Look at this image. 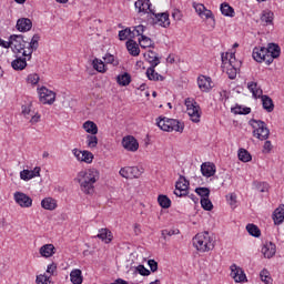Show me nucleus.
<instances>
[{
    "label": "nucleus",
    "mask_w": 284,
    "mask_h": 284,
    "mask_svg": "<svg viewBox=\"0 0 284 284\" xmlns=\"http://www.w3.org/2000/svg\"><path fill=\"white\" fill-rule=\"evenodd\" d=\"M40 40L41 37L39 34H33L30 42L24 41L23 34H12L9 37V41L0 39V47L4 49L11 48L14 54L32 59V53L39 50Z\"/></svg>",
    "instance_id": "f257e3e1"
},
{
    "label": "nucleus",
    "mask_w": 284,
    "mask_h": 284,
    "mask_svg": "<svg viewBox=\"0 0 284 284\" xmlns=\"http://www.w3.org/2000/svg\"><path fill=\"white\" fill-rule=\"evenodd\" d=\"M101 174L97 169H87L80 171L77 175V181L80 185L81 192L83 194L92 195L94 194V184L99 181Z\"/></svg>",
    "instance_id": "f03ea898"
},
{
    "label": "nucleus",
    "mask_w": 284,
    "mask_h": 284,
    "mask_svg": "<svg viewBox=\"0 0 284 284\" xmlns=\"http://www.w3.org/2000/svg\"><path fill=\"white\" fill-rule=\"evenodd\" d=\"M156 125L160 130H163V132H180L181 134L183 133V130H185V124H183V122L165 116L158 118Z\"/></svg>",
    "instance_id": "7ed1b4c3"
},
{
    "label": "nucleus",
    "mask_w": 284,
    "mask_h": 284,
    "mask_svg": "<svg viewBox=\"0 0 284 284\" xmlns=\"http://www.w3.org/2000/svg\"><path fill=\"white\" fill-rule=\"evenodd\" d=\"M193 247L196 248L197 252H210V250L214 247V243H212V236H210V233H197L193 237Z\"/></svg>",
    "instance_id": "20e7f679"
},
{
    "label": "nucleus",
    "mask_w": 284,
    "mask_h": 284,
    "mask_svg": "<svg viewBox=\"0 0 284 284\" xmlns=\"http://www.w3.org/2000/svg\"><path fill=\"white\" fill-rule=\"evenodd\" d=\"M250 125L253 128V136L260 141H267L270 139V129L267 124L261 120H251Z\"/></svg>",
    "instance_id": "39448f33"
},
{
    "label": "nucleus",
    "mask_w": 284,
    "mask_h": 284,
    "mask_svg": "<svg viewBox=\"0 0 284 284\" xmlns=\"http://www.w3.org/2000/svg\"><path fill=\"white\" fill-rule=\"evenodd\" d=\"M184 105H186V113L189 114L191 121L193 123H201L202 112L199 103L194 99L187 98L184 101Z\"/></svg>",
    "instance_id": "423d86ee"
},
{
    "label": "nucleus",
    "mask_w": 284,
    "mask_h": 284,
    "mask_svg": "<svg viewBox=\"0 0 284 284\" xmlns=\"http://www.w3.org/2000/svg\"><path fill=\"white\" fill-rule=\"evenodd\" d=\"M192 7L201 19H209L211 29L214 30V27L216 26V20L214 19V13H212V10L205 8V4L197 2H193Z\"/></svg>",
    "instance_id": "0eeeda50"
},
{
    "label": "nucleus",
    "mask_w": 284,
    "mask_h": 284,
    "mask_svg": "<svg viewBox=\"0 0 284 284\" xmlns=\"http://www.w3.org/2000/svg\"><path fill=\"white\" fill-rule=\"evenodd\" d=\"M253 59L257 63H266V65L272 64V57L267 55V48L265 47H255L253 49Z\"/></svg>",
    "instance_id": "6e6552de"
},
{
    "label": "nucleus",
    "mask_w": 284,
    "mask_h": 284,
    "mask_svg": "<svg viewBox=\"0 0 284 284\" xmlns=\"http://www.w3.org/2000/svg\"><path fill=\"white\" fill-rule=\"evenodd\" d=\"M119 174L122 179H139L143 174V169H139V166H124L120 169Z\"/></svg>",
    "instance_id": "1a4fd4ad"
},
{
    "label": "nucleus",
    "mask_w": 284,
    "mask_h": 284,
    "mask_svg": "<svg viewBox=\"0 0 284 284\" xmlns=\"http://www.w3.org/2000/svg\"><path fill=\"white\" fill-rule=\"evenodd\" d=\"M39 98L41 103L52 105L57 99V93L54 91H51L50 89L42 87L38 89Z\"/></svg>",
    "instance_id": "9d476101"
},
{
    "label": "nucleus",
    "mask_w": 284,
    "mask_h": 284,
    "mask_svg": "<svg viewBox=\"0 0 284 284\" xmlns=\"http://www.w3.org/2000/svg\"><path fill=\"white\" fill-rule=\"evenodd\" d=\"M222 65H229V68H241V61L236 60V51L222 53Z\"/></svg>",
    "instance_id": "9b49d317"
},
{
    "label": "nucleus",
    "mask_w": 284,
    "mask_h": 284,
    "mask_svg": "<svg viewBox=\"0 0 284 284\" xmlns=\"http://www.w3.org/2000/svg\"><path fill=\"white\" fill-rule=\"evenodd\" d=\"M187 190H190V182L185 176H180L175 183V196H187Z\"/></svg>",
    "instance_id": "f8f14e48"
},
{
    "label": "nucleus",
    "mask_w": 284,
    "mask_h": 284,
    "mask_svg": "<svg viewBox=\"0 0 284 284\" xmlns=\"http://www.w3.org/2000/svg\"><path fill=\"white\" fill-rule=\"evenodd\" d=\"M73 156L77 159V161H80L81 163H92L94 161V154L90 151H81L79 149L72 150Z\"/></svg>",
    "instance_id": "ddd939ff"
},
{
    "label": "nucleus",
    "mask_w": 284,
    "mask_h": 284,
    "mask_svg": "<svg viewBox=\"0 0 284 284\" xmlns=\"http://www.w3.org/2000/svg\"><path fill=\"white\" fill-rule=\"evenodd\" d=\"M122 148L126 152H136L139 150V141L132 135H126L122 139Z\"/></svg>",
    "instance_id": "4468645a"
},
{
    "label": "nucleus",
    "mask_w": 284,
    "mask_h": 284,
    "mask_svg": "<svg viewBox=\"0 0 284 284\" xmlns=\"http://www.w3.org/2000/svg\"><path fill=\"white\" fill-rule=\"evenodd\" d=\"M13 199L20 207H32V197L23 192H16Z\"/></svg>",
    "instance_id": "2eb2a0df"
},
{
    "label": "nucleus",
    "mask_w": 284,
    "mask_h": 284,
    "mask_svg": "<svg viewBox=\"0 0 284 284\" xmlns=\"http://www.w3.org/2000/svg\"><path fill=\"white\" fill-rule=\"evenodd\" d=\"M37 176H41L40 166H36L33 170H22L20 172V179L22 181H32V179H37Z\"/></svg>",
    "instance_id": "dca6fc26"
},
{
    "label": "nucleus",
    "mask_w": 284,
    "mask_h": 284,
    "mask_svg": "<svg viewBox=\"0 0 284 284\" xmlns=\"http://www.w3.org/2000/svg\"><path fill=\"white\" fill-rule=\"evenodd\" d=\"M231 276L235 281V283H245L247 280V276L245 275V272H243V268L232 265L231 266Z\"/></svg>",
    "instance_id": "f3484780"
},
{
    "label": "nucleus",
    "mask_w": 284,
    "mask_h": 284,
    "mask_svg": "<svg viewBox=\"0 0 284 284\" xmlns=\"http://www.w3.org/2000/svg\"><path fill=\"white\" fill-rule=\"evenodd\" d=\"M197 85L201 92H210L212 90V78L200 75L197 78Z\"/></svg>",
    "instance_id": "a211bd4d"
},
{
    "label": "nucleus",
    "mask_w": 284,
    "mask_h": 284,
    "mask_svg": "<svg viewBox=\"0 0 284 284\" xmlns=\"http://www.w3.org/2000/svg\"><path fill=\"white\" fill-rule=\"evenodd\" d=\"M16 28L19 32H30V30H32V20L20 18L17 21Z\"/></svg>",
    "instance_id": "6ab92c4d"
},
{
    "label": "nucleus",
    "mask_w": 284,
    "mask_h": 284,
    "mask_svg": "<svg viewBox=\"0 0 284 284\" xmlns=\"http://www.w3.org/2000/svg\"><path fill=\"white\" fill-rule=\"evenodd\" d=\"M264 258H272L276 254V245L272 242H265L261 250Z\"/></svg>",
    "instance_id": "aec40b11"
},
{
    "label": "nucleus",
    "mask_w": 284,
    "mask_h": 284,
    "mask_svg": "<svg viewBox=\"0 0 284 284\" xmlns=\"http://www.w3.org/2000/svg\"><path fill=\"white\" fill-rule=\"evenodd\" d=\"M201 172L206 179H210V176L216 174V165L212 162H204L201 165Z\"/></svg>",
    "instance_id": "412c9836"
},
{
    "label": "nucleus",
    "mask_w": 284,
    "mask_h": 284,
    "mask_svg": "<svg viewBox=\"0 0 284 284\" xmlns=\"http://www.w3.org/2000/svg\"><path fill=\"white\" fill-rule=\"evenodd\" d=\"M135 10L138 12H142L143 14H148V12H152L150 0H138L134 3Z\"/></svg>",
    "instance_id": "4be33fe9"
},
{
    "label": "nucleus",
    "mask_w": 284,
    "mask_h": 284,
    "mask_svg": "<svg viewBox=\"0 0 284 284\" xmlns=\"http://www.w3.org/2000/svg\"><path fill=\"white\" fill-rule=\"evenodd\" d=\"M126 50L131 57H139L141 54V49L139 48V43L133 39L126 41Z\"/></svg>",
    "instance_id": "5701e85b"
},
{
    "label": "nucleus",
    "mask_w": 284,
    "mask_h": 284,
    "mask_svg": "<svg viewBox=\"0 0 284 284\" xmlns=\"http://www.w3.org/2000/svg\"><path fill=\"white\" fill-rule=\"evenodd\" d=\"M28 61H30L28 57H18L11 62V67L13 68V70H26V68L28 67Z\"/></svg>",
    "instance_id": "b1692460"
},
{
    "label": "nucleus",
    "mask_w": 284,
    "mask_h": 284,
    "mask_svg": "<svg viewBox=\"0 0 284 284\" xmlns=\"http://www.w3.org/2000/svg\"><path fill=\"white\" fill-rule=\"evenodd\" d=\"M266 55L272 58V63L274 62V59H278L281 57V47L278 44H268V48H266Z\"/></svg>",
    "instance_id": "393cba45"
},
{
    "label": "nucleus",
    "mask_w": 284,
    "mask_h": 284,
    "mask_svg": "<svg viewBox=\"0 0 284 284\" xmlns=\"http://www.w3.org/2000/svg\"><path fill=\"white\" fill-rule=\"evenodd\" d=\"M97 239H100V241H103V243H112V232L108 229H101L99 230V233L97 235Z\"/></svg>",
    "instance_id": "a878e982"
},
{
    "label": "nucleus",
    "mask_w": 284,
    "mask_h": 284,
    "mask_svg": "<svg viewBox=\"0 0 284 284\" xmlns=\"http://www.w3.org/2000/svg\"><path fill=\"white\" fill-rule=\"evenodd\" d=\"M41 207L43 210H49V212H52V211L57 210V200H54L52 197H44L41 201Z\"/></svg>",
    "instance_id": "bb28decb"
},
{
    "label": "nucleus",
    "mask_w": 284,
    "mask_h": 284,
    "mask_svg": "<svg viewBox=\"0 0 284 284\" xmlns=\"http://www.w3.org/2000/svg\"><path fill=\"white\" fill-rule=\"evenodd\" d=\"M82 128L87 132V134H99V126L93 121H85L82 124Z\"/></svg>",
    "instance_id": "cd10ccee"
},
{
    "label": "nucleus",
    "mask_w": 284,
    "mask_h": 284,
    "mask_svg": "<svg viewBox=\"0 0 284 284\" xmlns=\"http://www.w3.org/2000/svg\"><path fill=\"white\" fill-rule=\"evenodd\" d=\"M70 281L72 284H82L83 283V273L79 268H74L70 273Z\"/></svg>",
    "instance_id": "c85d7f7f"
},
{
    "label": "nucleus",
    "mask_w": 284,
    "mask_h": 284,
    "mask_svg": "<svg viewBox=\"0 0 284 284\" xmlns=\"http://www.w3.org/2000/svg\"><path fill=\"white\" fill-rule=\"evenodd\" d=\"M156 24L161 26L162 28H169L170 26V14L168 13H158L155 14Z\"/></svg>",
    "instance_id": "c756f323"
},
{
    "label": "nucleus",
    "mask_w": 284,
    "mask_h": 284,
    "mask_svg": "<svg viewBox=\"0 0 284 284\" xmlns=\"http://www.w3.org/2000/svg\"><path fill=\"white\" fill-rule=\"evenodd\" d=\"M92 65L97 72H100V74H105V72H108V67H105V62H103V60L99 58L93 59Z\"/></svg>",
    "instance_id": "7c9ffc66"
},
{
    "label": "nucleus",
    "mask_w": 284,
    "mask_h": 284,
    "mask_svg": "<svg viewBox=\"0 0 284 284\" xmlns=\"http://www.w3.org/2000/svg\"><path fill=\"white\" fill-rule=\"evenodd\" d=\"M57 248L52 244H44L40 247V255L44 258H50Z\"/></svg>",
    "instance_id": "2f4dec72"
},
{
    "label": "nucleus",
    "mask_w": 284,
    "mask_h": 284,
    "mask_svg": "<svg viewBox=\"0 0 284 284\" xmlns=\"http://www.w3.org/2000/svg\"><path fill=\"white\" fill-rule=\"evenodd\" d=\"M247 89L250 92H252L254 99H260V97H263V90L258 88V84L256 82H248Z\"/></svg>",
    "instance_id": "473e14b6"
},
{
    "label": "nucleus",
    "mask_w": 284,
    "mask_h": 284,
    "mask_svg": "<svg viewBox=\"0 0 284 284\" xmlns=\"http://www.w3.org/2000/svg\"><path fill=\"white\" fill-rule=\"evenodd\" d=\"M155 68L156 67H150L146 70V77L149 81H163L164 80L163 75L159 74L156 70H154Z\"/></svg>",
    "instance_id": "72a5a7b5"
},
{
    "label": "nucleus",
    "mask_w": 284,
    "mask_h": 284,
    "mask_svg": "<svg viewBox=\"0 0 284 284\" xmlns=\"http://www.w3.org/2000/svg\"><path fill=\"white\" fill-rule=\"evenodd\" d=\"M131 28V39H136V37H144L143 34L146 30V27L143 24H139L135 27H130Z\"/></svg>",
    "instance_id": "f704fd0d"
},
{
    "label": "nucleus",
    "mask_w": 284,
    "mask_h": 284,
    "mask_svg": "<svg viewBox=\"0 0 284 284\" xmlns=\"http://www.w3.org/2000/svg\"><path fill=\"white\" fill-rule=\"evenodd\" d=\"M146 61L151 63V68H156L159 63H161V60H159V55L154 51H148V53L144 54Z\"/></svg>",
    "instance_id": "c9c22d12"
},
{
    "label": "nucleus",
    "mask_w": 284,
    "mask_h": 284,
    "mask_svg": "<svg viewBox=\"0 0 284 284\" xmlns=\"http://www.w3.org/2000/svg\"><path fill=\"white\" fill-rule=\"evenodd\" d=\"M262 105L266 112H274V101L268 95H261Z\"/></svg>",
    "instance_id": "e433bc0d"
},
{
    "label": "nucleus",
    "mask_w": 284,
    "mask_h": 284,
    "mask_svg": "<svg viewBox=\"0 0 284 284\" xmlns=\"http://www.w3.org/2000/svg\"><path fill=\"white\" fill-rule=\"evenodd\" d=\"M273 221L275 225H281L284 221V206L277 207L273 213Z\"/></svg>",
    "instance_id": "4c0bfd02"
},
{
    "label": "nucleus",
    "mask_w": 284,
    "mask_h": 284,
    "mask_svg": "<svg viewBox=\"0 0 284 284\" xmlns=\"http://www.w3.org/2000/svg\"><path fill=\"white\" fill-rule=\"evenodd\" d=\"M139 41V45L143 49L145 48H154V40H152L150 37L148 36H142L138 39Z\"/></svg>",
    "instance_id": "58836bf2"
},
{
    "label": "nucleus",
    "mask_w": 284,
    "mask_h": 284,
    "mask_svg": "<svg viewBox=\"0 0 284 284\" xmlns=\"http://www.w3.org/2000/svg\"><path fill=\"white\" fill-rule=\"evenodd\" d=\"M87 146L90 150H94L99 145V138H97V134H88L85 138Z\"/></svg>",
    "instance_id": "ea45409f"
},
{
    "label": "nucleus",
    "mask_w": 284,
    "mask_h": 284,
    "mask_svg": "<svg viewBox=\"0 0 284 284\" xmlns=\"http://www.w3.org/2000/svg\"><path fill=\"white\" fill-rule=\"evenodd\" d=\"M262 23H266L267 26L272 24L274 21V12L270 10H264L261 16Z\"/></svg>",
    "instance_id": "a19ab883"
},
{
    "label": "nucleus",
    "mask_w": 284,
    "mask_h": 284,
    "mask_svg": "<svg viewBox=\"0 0 284 284\" xmlns=\"http://www.w3.org/2000/svg\"><path fill=\"white\" fill-rule=\"evenodd\" d=\"M116 81L119 85L125 87V85H130L132 78L130 77L129 73H123L118 75Z\"/></svg>",
    "instance_id": "79ce46f5"
},
{
    "label": "nucleus",
    "mask_w": 284,
    "mask_h": 284,
    "mask_svg": "<svg viewBox=\"0 0 284 284\" xmlns=\"http://www.w3.org/2000/svg\"><path fill=\"white\" fill-rule=\"evenodd\" d=\"M220 10L224 17H234V8L229 3H222Z\"/></svg>",
    "instance_id": "37998d69"
},
{
    "label": "nucleus",
    "mask_w": 284,
    "mask_h": 284,
    "mask_svg": "<svg viewBox=\"0 0 284 284\" xmlns=\"http://www.w3.org/2000/svg\"><path fill=\"white\" fill-rule=\"evenodd\" d=\"M246 232H248V234L251 236H254L255 239H258V236H261V230L254 224H247Z\"/></svg>",
    "instance_id": "c03bdc74"
},
{
    "label": "nucleus",
    "mask_w": 284,
    "mask_h": 284,
    "mask_svg": "<svg viewBox=\"0 0 284 284\" xmlns=\"http://www.w3.org/2000/svg\"><path fill=\"white\" fill-rule=\"evenodd\" d=\"M158 203L161 205L164 210H168L172 205V201L166 195H159Z\"/></svg>",
    "instance_id": "a18cd8bd"
},
{
    "label": "nucleus",
    "mask_w": 284,
    "mask_h": 284,
    "mask_svg": "<svg viewBox=\"0 0 284 284\" xmlns=\"http://www.w3.org/2000/svg\"><path fill=\"white\" fill-rule=\"evenodd\" d=\"M237 156H239L240 161H243V163H250V161H252V155L245 149H241L239 151Z\"/></svg>",
    "instance_id": "49530a36"
},
{
    "label": "nucleus",
    "mask_w": 284,
    "mask_h": 284,
    "mask_svg": "<svg viewBox=\"0 0 284 284\" xmlns=\"http://www.w3.org/2000/svg\"><path fill=\"white\" fill-rule=\"evenodd\" d=\"M223 68H226V74L229 75V79H236V74H239L240 68L230 67V65H223Z\"/></svg>",
    "instance_id": "de8ad7c7"
},
{
    "label": "nucleus",
    "mask_w": 284,
    "mask_h": 284,
    "mask_svg": "<svg viewBox=\"0 0 284 284\" xmlns=\"http://www.w3.org/2000/svg\"><path fill=\"white\" fill-rule=\"evenodd\" d=\"M260 278L265 284H272V276H270V271L265 268L261 271Z\"/></svg>",
    "instance_id": "09e8293b"
},
{
    "label": "nucleus",
    "mask_w": 284,
    "mask_h": 284,
    "mask_svg": "<svg viewBox=\"0 0 284 284\" xmlns=\"http://www.w3.org/2000/svg\"><path fill=\"white\" fill-rule=\"evenodd\" d=\"M132 39V29L131 28H126L124 30L119 31V39L120 41H125V39Z\"/></svg>",
    "instance_id": "8fccbe9b"
},
{
    "label": "nucleus",
    "mask_w": 284,
    "mask_h": 284,
    "mask_svg": "<svg viewBox=\"0 0 284 284\" xmlns=\"http://www.w3.org/2000/svg\"><path fill=\"white\" fill-rule=\"evenodd\" d=\"M103 61H104V63H106V64L119 65V60H116V58H114V55H112V54H110V53H106V54L103 57Z\"/></svg>",
    "instance_id": "3c124183"
},
{
    "label": "nucleus",
    "mask_w": 284,
    "mask_h": 284,
    "mask_svg": "<svg viewBox=\"0 0 284 284\" xmlns=\"http://www.w3.org/2000/svg\"><path fill=\"white\" fill-rule=\"evenodd\" d=\"M255 185V190H257V192H267L270 190V184H267L266 182H254Z\"/></svg>",
    "instance_id": "603ef678"
},
{
    "label": "nucleus",
    "mask_w": 284,
    "mask_h": 284,
    "mask_svg": "<svg viewBox=\"0 0 284 284\" xmlns=\"http://www.w3.org/2000/svg\"><path fill=\"white\" fill-rule=\"evenodd\" d=\"M195 192L201 199H210V189L207 187H197Z\"/></svg>",
    "instance_id": "864d4df0"
},
{
    "label": "nucleus",
    "mask_w": 284,
    "mask_h": 284,
    "mask_svg": "<svg viewBox=\"0 0 284 284\" xmlns=\"http://www.w3.org/2000/svg\"><path fill=\"white\" fill-rule=\"evenodd\" d=\"M201 205L203 210H206L207 212H210L212 207H214V205L212 204V201H210V197H202Z\"/></svg>",
    "instance_id": "5fc2aeb1"
},
{
    "label": "nucleus",
    "mask_w": 284,
    "mask_h": 284,
    "mask_svg": "<svg viewBox=\"0 0 284 284\" xmlns=\"http://www.w3.org/2000/svg\"><path fill=\"white\" fill-rule=\"evenodd\" d=\"M37 284H51L50 275L43 274L37 276Z\"/></svg>",
    "instance_id": "6e6d98bb"
},
{
    "label": "nucleus",
    "mask_w": 284,
    "mask_h": 284,
    "mask_svg": "<svg viewBox=\"0 0 284 284\" xmlns=\"http://www.w3.org/2000/svg\"><path fill=\"white\" fill-rule=\"evenodd\" d=\"M232 112H234V114H250V112H252V109L237 106L232 109Z\"/></svg>",
    "instance_id": "4d7b16f0"
},
{
    "label": "nucleus",
    "mask_w": 284,
    "mask_h": 284,
    "mask_svg": "<svg viewBox=\"0 0 284 284\" xmlns=\"http://www.w3.org/2000/svg\"><path fill=\"white\" fill-rule=\"evenodd\" d=\"M28 83H31V85H37V83H39V74H37V73L29 74Z\"/></svg>",
    "instance_id": "13d9d810"
},
{
    "label": "nucleus",
    "mask_w": 284,
    "mask_h": 284,
    "mask_svg": "<svg viewBox=\"0 0 284 284\" xmlns=\"http://www.w3.org/2000/svg\"><path fill=\"white\" fill-rule=\"evenodd\" d=\"M135 272H139L141 276H150V270L145 268L143 265L135 267Z\"/></svg>",
    "instance_id": "bf43d9fd"
},
{
    "label": "nucleus",
    "mask_w": 284,
    "mask_h": 284,
    "mask_svg": "<svg viewBox=\"0 0 284 284\" xmlns=\"http://www.w3.org/2000/svg\"><path fill=\"white\" fill-rule=\"evenodd\" d=\"M231 207H236V193H231L226 196Z\"/></svg>",
    "instance_id": "052dcab7"
},
{
    "label": "nucleus",
    "mask_w": 284,
    "mask_h": 284,
    "mask_svg": "<svg viewBox=\"0 0 284 284\" xmlns=\"http://www.w3.org/2000/svg\"><path fill=\"white\" fill-rule=\"evenodd\" d=\"M30 119V123H32V125L39 123V121H41V114L36 113L34 111L32 112Z\"/></svg>",
    "instance_id": "680f3d73"
},
{
    "label": "nucleus",
    "mask_w": 284,
    "mask_h": 284,
    "mask_svg": "<svg viewBox=\"0 0 284 284\" xmlns=\"http://www.w3.org/2000/svg\"><path fill=\"white\" fill-rule=\"evenodd\" d=\"M174 234H179V231H174V230H163L162 231V236L163 239H168V236H174Z\"/></svg>",
    "instance_id": "e2e57ef3"
},
{
    "label": "nucleus",
    "mask_w": 284,
    "mask_h": 284,
    "mask_svg": "<svg viewBox=\"0 0 284 284\" xmlns=\"http://www.w3.org/2000/svg\"><path fill=\"white\" fill-rule=\"evenodd\" d=\"M172 17H173L174 21H181V19H183V14L181 13V10H179V9L173 10Z\"/></svg>",
    "instance_id": "0e129e2a"
},
{
    "label": "nucleus",
    "mask_w": 284,
    "mask_h": 284,
    "mask_svg": "<svg viewBox=\"0 0 284 284\" xmlns=\"http://www.w3.org/2000/svg\"><path fill=\"white\" fill-rule=\"evenodd\" d=\"M148 265H149L151 272H156V270H159V263H156V261H154V260H149Z\"/></svg>",
    "instance_id": "69168bd1"
},
{
    "label": "nucleus",
    "mask_w": 284,
    "mask_h": 284,
    "mask_svg": "<svg viewBox=\"0 0 284 284\" xmlns=\"http://www.w3.org/2000/svg\"><path fill=\"white\" fill-rule=\"evenodd\" d=\"M57 271V264H49L47 267V275L48 276H52V274H54V272Z\"/></svg>",
    "instance_id": "338daca9"
},
{
    "label": "nucleus",
    "mask_w": 284,
    "mask_h": 284,
    "mask_svg": "<svg viewBox=\"0 0 284 284\" xmlns=\"http://www.w3.org/2000/svg\"><path fill=\"white\" fill-rule=\"evenodd\" d=\"M32 110H30V108L28 106H23L22 108V114L26 116V119H30L32 116Z\"/></svg>",
    "instance_id": "774afa93"
}]
</instances>
